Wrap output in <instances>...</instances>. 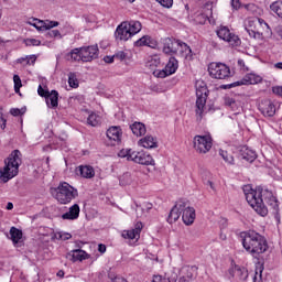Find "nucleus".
Instances as JSON below:
<instances>
[{
    "instance_id": "f257e3e1",
    "label": "nucleus",
    "mask_w": 282,
    "mask_h": 282,
    "mask_svg": "<svg viewBox=\"0 0 282 282\" xmlns=\"http://www.w3.org/2000/svg\"><path fill=\"white\" fill-rule=\"evenodd\" d=\"M242 247L245 250L253 257V259H259L261 254L268 252V240L261 234L249 230L241 234Z\"/></svg>"
},
{
    "instance_id": "f03ea898",
    "label": "nucleus",
    "mask_w": 282,
    "mask_h": 282,
    "mask_svg": "<svg viewBox=\"0 0 282 282\" xmlns=\"http://www.w3.org/2000/svg\"><path fill=\"white\" fill-rule=\"evenodd\" d=\"M243 193L249 206H251L258 215L265 217L268 215V207H265V204L263 203L265 188L261 186L252 188L250 185H246L243 187Z\"/></svg>"
},
{
    "instance_id": "7ed1b4c3",
    "label": "nucleus",
    "mask_w": 282,
    "mask_h": 282,
    "mask_svg": "<svg viewBox=\"0 0 282 282\" xmlns=\"http://www.w3.org/2000/svg\"><path fill=\"white\" fill-rule=\"evenodd\" d=\"M245 30L251 39L263 41L267 36H272V29L267 24L265 20L253 17L245 21Z\"/></svg>"
},
{
    "instance_id": "20e7f679",
    "label": "nucleus",
    "mask_w": 282,
    "mask_h": 282,
    "mask_svg": "<svg viewBox=\"0 0 282 282\" xmlns=\"http://www.w3.org/2000/svg\"><path fill=\"white\" fill-rule=\"evenodd\" d=\"M21 151L14 150L9 158L4 160V166L0 170L2 182L7 183L19 175V166H21Z\"/></svg>"
},
{
    "instance_id": "39448f33",
    "label": "nucleus",
    "mask_w": 282,
    "mask_h": 282,
    "mask_svg": "<svg viewBox=\"0 0 282 282\" xmlns=\"http://www.w3.org/2000/svg\"><path fill=\"white\" fill-rule=\"evenodd\" d=\"M52 195L58 204H72V202L78 197V189L67 182H62L58 184L57 188L52 192Z\"/></svg>"
},
{
    "instance_id": "423d86ee",
    "label": "nucleus",
    "mask_w": 282,
    "mask_h": 282,
    "mask_svg": "<svg viewBox=\"0 0 282 282\" xmlns=\"http://www.w3.org/2000/svg\"><path fill=\"white\" fill-rule=\"evenodd\" d=\"M118 155L119 158H126L128 162H134L135 164H141L143 166H155V160H153V156L144 151L122 149Z\"/></svg>"
},
{
    "instance_id": "0eeeda50",
    "label": "nucleus",
    "mask_w": 282,
    "mask_h": 282,
    "mask_svg": "<svg viewBox=\"0 0 282 282\" xmlns=\"http://www.w3.org/2000/svg\"><path fill=\"white\" fill-rule=\"evenodd\" d=\"M209 76L218 80L230 78V67L224 63L213 62L208 65Z\"/></svg>"
},
{
    "instance_id": "6e6552de",
    "label": "nucleus",
    "mask_w": 282,
    "mask_h": 282,
    "mask_svg": "<svg viewBox=\"0 0 282 282\" xmlns=\"http://www.w3.org/2000/svg\"><path fill=\"white\" fill-rule=\"evenodd\" d=\"M208 99V88L206 85H196V116H204V111H206V100Z\"/></svg>"
},
{
    "instance_id": "1a4fd4ad",
    "label": "nucleus",
    "mask_w": 282,
    "mask_h": 282,
    "mask_svg": "<svg viewBox=\"0 0 282 282\" xmlns=\"http://www.w3.org/2000/svg\"><path fill=\"white\" fill-rule=\"evenodd\" d=\"M216 34L218 39H220L221 41H225L226 43H229V45H231L232 47H237L241 45V40L239 39V36L232 33L230 29H228V26H224V25L219 26L216 30Z\"/></svg>"
},
{
    "instance_id": "9d476101",
    "label": "nucleus",
    "mask_w": 282,
    "mask_h": 282,
    "mask_svg": "<svg viewBox=\"0 0 282 282\" xmlns=\"http://www.w3.org/2000/svg\"><path fill=\"white\" fill-rule=\"evenodd\" d=\"M194 149L196 153L206 154L213 149V137L209 134L195 135L193 140Z\"/></svg>"
},
{
    "instance_id": "9b49d317",
    "label": "nucleus",
    "mask_w": 282,
    "mask_h": 282,
    "mask_svg": "<svg viewBox=\"0 0 282 282\" xmlns=\"http://www.w3.org/2000/svg\"><path fill=\"white\" fill-rule=\"evenodd\" d=\"M178 67H180V62H177V58L170 57L164 69H161V70L156 69L153 72V74L156 78H166V76H173V74L177 72Z\"/></svg>"
},
{
    "instance_id": "f8f14e48",
    "label": "nucleus",
    "mask_w": 282,
    "mask_h": 282,
    "mask_svg": "<svg viewBox=\"0 0 282 282\" xmlns=\"http://www.w3.org/2000/svg\"><path fill=\"white\" fill-rule=\"evenodd\" d=\"M225 105L229 107L231 111L235 113H241L243 111V105H246V96L243 95H236L234 97L227 96L225 97Z\"/></svg>"
},
{
    "instance_id": "ddd939ff",
    "label": "nucleus",
    "mask_w": 282,
    "mask_h": 282,
    "mask_svg": "<svg viewBox=\"0 0 282 282\" xmlns=\"http://www.w3.org/2000/svg\"><path fill=\"white\" fill-rule=\"evenodd\" d=\"M184 208H186V200H178L171 209L167 216L169 224H175L180 217H182V213H184Z\"/></svg>"
},
{
    "instance_id": "4468645a",
    "label": "nucleus",
    "mask_w": 282,
    "mask_h": 282,
    "mask_svg": "<svg viewBox=\"0 0 282 282\" xmlns=\"http://www.w3.org/2000/svg\"><path fill=\"white\" fill-rule=\"evenodd\" d=\"M82 50V63H91L98 58V45L83 46Z\"/></svg>"
},
{
    "instance_id": "2eb2a0df",
    "label": "nucleus",
    "mask_w": 282,
    "mask_h": 282,
    "mask_svg": "<svg viewBox=\"0 0 282 282\" xmlns=\"http://www.w3.org/2000/svg\"><path fill=\"white\" fill-rule=\"evenodd\" d=\"M263 78L261 75L254 74V73H248L243 76L242 79L235 82L234 84H230V87H239L241 85H259Z\"/></svg>"
},
{
    "instance_id": "dca6fc26",
    "label": "nucleus",
    "mask_w": 282,
    "mask_h": 282,
    "mask_svg": "<svg viewBox=\"0 0 282 282\" xmlns=\"http://www.w3.org/2000/svg\"><path fill=\"white\" fill-rule=\"evenodd\" d=\"M228 272L232 281H248V269L243 267L235 264L228 270Z\"/></svg>"
},
{
    "instance_id": "f3484780",
    "label": "nucleus",
    "mask_w": 282,
    "mask_h": 282,
    "mask_svg": "<svg viewBox=\"0 0 282 282\" xmlns=\"http://www.w3.org/2000/svg\"><path fill=\"white\" fill-rule=\"evenodd\" d=\"M210 17H213V3L207 2L202 11L196 12L195 21L196 23L204 25Z\"/></svg>"
},
{
    "instance_id": "a211bd4d",
    "label": "nucleus",
    "mask_w": 282,
    "mask_h": 282,
    "mask_svg": "<svg viewBox=\"0 0 282 282\" xmlns=\"http://www.w3.org/2000/svg\"><path fill=\"white\" fill-rule=\"evenodd\" d=\"M180 46V40L173 37L163 39V52L164 54H177V47Z\"/></svg>"
},
{
    "instance_id": "6ab92c4d",
    "label": "nucleus",
    "mask_w": 282,
    "mask_h": 282,
    "mask_svg": "<svg viewBox=\"0 0 282 282\" xmlns=\"http://www.w3.org/2000/svg\"><path fill=\"white\" fill-rule=\"evenodd\" d=\"M115 37L117 41H129V39L133 37L127 26V22H122L117 26Z\"/></svg>"
},
{
    "instance_id": "aec40b11",
    "label": "nucleus",
    "mask_w": 282,
    "mask_h": 282,
    "mask_svg": "<svg viewBox=\"0 0 282 282\" xmlns=\"http://www.w3.org/2000/svg\"><path fill=\"white\" fill-rule=\"evenodd\" d=\"M195 208L188 206V203L185 202V208L183 209L182 220L185 226H193L195 223Z\"/></svg>"
},
{
    "instance_id": "412c9836",
    "label": "nucleus",
    "mask_w": 282,
    "mask_h": 282,
    "mask_svg": "<svg viewBox=\"0 0 282 282\" xmlns=\"http://www.w3.org/2000/svg\"><path fill=\"white\" fill-rule=\"evenodd\" d=\"M144 228V225H142V221H138L134 225V228L129 230L122 231L123 239H140V234L142 232V229Z\"/></svg>"
},
{
    "instance_id": "4be33fe9",
    "label": "nucleus",
    "mask_w": 282,
    "mask_h": 282,
    "mask_svg": "<svg viewBox=\"0 0 282 282\" xmlns=\"http://www.w3.org/2000/svg\"><path fill=\"white\" fill-rule=\"evenodd\" d=\"M106 135L110 142H115L112 144H118L122 140V129L118 126H112L107 130Z\"/></svg>"
},
{
    "instance_id": "5701e85b",
    "label": "nucleus",
    "mask_w": 282,
    "mask_h": 282,
    "mask_svg": "<svg viewBox=\"0 0 282 282\" xmlns=\"http://www.w3.org/2000/svg\"><path fill=\"white\" fill-rule=\"evenodd\" d=\"M259 110L268 118H272L276 113V106L270 100H264L259 105Z\"/></svg>"
},
{
    "instance_id": "b1692460",
    "label": "nucleus",
    "mask_w": 282,
    "mask_h": 282,
    "mask_svg": "<svg viewBox=\"0 0 282 282\" xmlns=\"http://www.w3.org/2000/svg\"><path fill=\"white\" fill-rule=\"evenodd\" d=\"M264 202L270 206V208L273 209V213H279V200L272 193V191H269L268 188H264Z\"/></svg>"
},
{
    "instance_id": "393cba45",
    "label": "nucleus",
    "mask_w": 282,
    "mask_h": 282,
    "mask_svg": "<svg viewBox=\"0 0 282 282\" xmlns=\"http://www.w3.org/2000/svg\"><path fill=\"white\" fill-rule=\"evenodd\" d=\"M80 217V206L78 204H74L68 208V212L62 215V219L74 221Z\"/></svg>"
},
{
    "instance_id": "a878e982",
    "label": "nucleus",
    "mask_w": 282,
    "mask_h": 282,
    "mask_svg": "<svg viewBox=\"0 0 282 282\" xmlns=\"http://www.w3.org/2000/svg\"><path fill=\"white\" fill-rule=\"evenodd\" d=\"M138 144L143 149H158V138L148 134L140 139Z\"/></svg>"
},
{
    "instance_id": "bb28decb",
    "label": "nucleus",
    "mask_w": 282,
    "mask_h": 282,
    "mask_svg": "<svg viewBox=\"0 0 282 282\" xmlns=\"http://www.w3.org/2000/svg\"><path fill=\"white\" fill-rule=\"evenodd\" d=\"M177 56H181L182 58H192L193 57V51L191 50V46L186 45V43L178 41L177 46V53H174Z\"/></svg>"
},
{
    "instance_id": "cd10ccee",
    "label": "nucleus",
    "mask_w": 282,
    "mask_h": 282,
    "mask_svg": "<svg viewBox=\"0 0 282 282\" xmlns=\"http://www.w3.org/2000/svg\"><path fill=\"white\" fill-rule=\"evenodd\" d=\"M68 257H69L70 261H73L74 263H75V261H85V259H89V254L83 249L72 250L68 253Z\"/></svg>"
},
{
    "instance_id": "c85d7f7f",
    "label": "nucleus",
    "mask_w": 282,
    "mask_h": 282,
    "mask_svg": "<svg viewBox=\"0 0 282 282\" xmlns=\"http://www.w3.org/2000/svg\"><path fill=\"white\" fill-rule=\"evenodd\" d=\"M65 59L69 63H80V61H83L82 48H73L70 52L66 53Z\"/></svg>"
},
{
    "instance_id": "c756f323",
    "label": "nucleus",
    "mask_w": 282,
    "mask_h": 282,
    "mask_svg": "<svg viewBox=\"0 0 282 282\" xmlns=\"http://www.w3.org/2000/svg\"><path fill=\"white\" fill-rule=\"evenodd\" d=\"M240 158L247 162H254L257 160V152L245 145L240 149Z\"/></svg>"
},
{
    "instance_id": "7c9ffc66",
    "label": "nucleus",
    "mask_w": 282,
    "mask_h": 282,
    "mask_svg": "<svg viewBox=\"0 0 282 282\" xmlns=\"http://www.w3.org/2000/svg\"><path fill=\"white\" fill-rule=\"evenodd\" d=\"M78 172L80 176L84 177L85 180H91L96 176V171L91 165H79Z\"/></svg>"
},
{
    "instance_id": "2f4dec72",
    "label": "nucleus",
    "mask_w": 282,
    "mask_h": 282,
    "mask_svg": "<svg viewBox=\"0 0 282 282\" xmlns=\"http://www.w3.org/2000/svg\"><path fill=\"white\" fill-rule=\"evenodd\" d=\"M45 102L48 109H56L58 107V91L52 90L47 97H45Z\"/></svg>"
},
{
    "instance_id": "473e14b6",
    "label": "nucleus",
    "mask_w": 282,
    "mask_h": 282,
    "mask_svg": "<svg viewBox=\"0 0 282 282\" xmlns=\"http://www.w3.org/2000/svg\"><path fill=\"white\" fill-rule=\"evenodd\" d=\"M87 124L89 127H100V124H102V117L97 112H89L87 117Z\"/></svg>"
},
{
    "instance_id": "72a5a7b5",
    "label": "nucleus",
    "mask_w": 282,
    "mask_h": 282,
    "mask_svg": "<svg viewBox=\"0 0 282 282\" xmlns=\"http://www.w3.org/2000/svg\"><path fill=\"white\" fill-rule=\"evenodd\" d=\"M130 129L134 135L138 138L144 135L147 133V126L142 122H134L130 126Z\"/></svg>"
},
{
    "instance_id": "f704fd0d",
    "label": "nucleus",
    "mask_w": 282,
    "mask_h": 282,
    "mask_svg": "<svg viewBox=\"0 0 282 282\" xmlns=\"http://www.w3.org/2000/svg\"><path fill=\"white\" fill-rule=\"evenodd\" d=\"M69 30H72V26H69V24H66V25H64V28H61V31L51 30L48 32V36L51 39H63V36H65V34H67V32H69Z\"/></svg>"
},
{
    "instance_id": "c9c22d12",
    "label": "nucleus",
    "mask_w": 282,
    "mask_h": 282,
    "mask_svg": "<svg viewBox=\"0 0 282 282\" xmlns=\"http://www.w3.org/2000/svg\"><path fill=\"white\" fill-rule=\"evenodd\" d=\"M126 25L132 36H135V34H138L142 31V23H140V21L132 20L130 22H126Z\"/></svg>"
},
{
    "instance_id": "e433bc0d",
    "label": "nucleus",
    "mask_w": 282,
    "mask_h": 282,
    "mask_svg": "<svg viewBox=\"0 0 282 282\" xmlns=\"http://www.w3.org/2000/svg\"><path fill=\"white\" fill-rule=\"evenodd\" d=\"M11 240L13 243H19L23 238V231L17 229V227H11L10 229Z\"/></svg>"
},
{
    "instance_id": "4c0bfd02",
    "label": "nucleus",
    "mask_w": 282,
    "mask_h": 282,
    "mask_svg": "<svg viewBox=\"0 0 282 282\" xmlns=\"http://www.w3.org/2000/svg\"><path fill=\"white\" fill-rule=\"evenodd\" d=\"M68 85L73 89H78L79 87L78 73L70 72L68 74Z\"/></svg>"
},
{
    "instance_id": "58836bf2",
    "label": "nucleus",
    "mask_w": 282,
    "mask_h": 282,
    "mask_svg": "<svg viewBox=\"0 0 282 282\" xmlns=\"http://www.w3.org/2000/svg\"><path fill=\"white\" fill-rule=\"evenodd\" d=\"M52 239H56L57 241H68V239H72V234L57 231L52 236Z\"/></svg>"
},
{
    "instance_id": "ea45409f",
    "label": "nucleus",
    "mask_w": 282,
    "mask_h": 282,
    "mask_svg": "<svg viewBox=\"0 0 282 282\" xmlns=\"http://www.w3.org/2000/svg\"><path fill=\"white\" fill-rule=\"evenodd\" d=\"M219 155L223 158L224 162L226 164H235V156L232 154L228 153V151L220 149Z\"/></svg>"
},
{
    "instance_id": "a19ab883",
    "label": "nucleus",
    "mask_w": 282,
    "mask_h": 282,
    "mask_svg": "<svg viewBox=\"0 0 282 282\" xmlns=\"http://www.w3.org/2000/svg\"><path fill=\"white\" fill-rule=\"evenodd\" d=\"M152 39L151 36L149 35H143L141 39H139L137 42H135V46L137 47H142L144 45H147L148 47H151V43H152Z\"/></svg>"
},
{
    "instance_id": "79ce46f5",
    "label": "nucleus",
    "mask_w": 282,
    "mask_h": 282,
    "mask_svg": "<svg viewBox=\"0 0 282 282\" xmlns=\"http://www.w3.org/2000/svg\"><path fill=\"white\" fill-rule=\"evenodd\" d=\"M30 25H33L39 32H45V20L34 19L33 22H30Z\"/></svg>"
},
{
    "instance_id": "37998d69",
    "label": "nucleus",
    "mask_w": 282,
    "mask_h": 282,
    "mask_svg": "<svg viewBox=\"0 0 282 282\" xmlns=\"http://www.w3.org/2000/svg\"><path fill=\"white\" fill-rule=\"evenodd\" d=\"M270 8L272 12H274L275 14H278V17H280V19H282V1L273 2Z\"/></svg>"
},
{
    "instance_id": "c03bdc74",
    "label": "nucleus",
    "mask_w": 282,
    "mask_h": 282,
    "mask_svg": "<svg viewBox=\"0 0 282 282\" xmlns=\"http://www.w3.org/2000/svg\"><path fill=\"white\" fill-rule=\"evenodd\" d=\"M161 63L158 56H153L148 61L147 66L150 67V69H154L155 67H160Z\"/></svg>"
},
{
    "instance_id": "a18cd8bd",
    "label": "nucleus",
    "mask_w": 282,
    "mask_h": 282,
    "mask_svg": "<svg viewBox=\"0 0 282 282\" xmlns=\"http://www.w3.org/2000/svg\"><path fill=\"white\" fill-rule=\"evenodd\" d=\"M13 83H14L15 94H21V87H23V84L21 82V77L19 75H14L13 76Z\"/></svg>"
},
{
    "instance_id": "49530a36",
    "label": "nucleus",
    "mask_w": 282,
    "mask_h": 282,
    "mask_svg": "<svg viewBox=\"0 0 282 282\" xmlns=\"http://www.w3.org/2000/svg\"><path fill=\"white\" fill-rule=\"evenodd\" d=\"M131 173H124L119 180L121 186H129V184H131Z\"/></svg>"
},
{
    "instance_id": "de8ad7c7",
    "label": "nucleus",
    "mask_w": 282,
    "mask_h": 282,
    "mask_svg": "<svg viewBox=\"0 0 282 282\" xmlns=\"http://www.w3.org/2000/svg\"><path fill=\"white\" fill-rule=\"evenodd\" d=\"M186 272L188 273L187 276L181 278L180 282L191 281V279H193V276H194L193 272H195V268L194 267H187Z\"/></svg>"
},
{
    "instance_id": "09e8293b",
    "label": "nucleus",
    "mask_w": 282,
    "mask_h": 282,
    "mask_svg": "<svg viewBox=\"0 0 282 282\" xmlns=\"http://www.w3.org/2000/svg\"><path fill=\"white\" fill-rule=\"evenodd\" d=\"M58 21L44 20V31L52 30V28H58Z\"/></svg>"
},
{
    "instance_id": "8fccbe9b",
    "label": "nucleus",
    "mask_w": 282,
    "mask_h": 282,
    "mask_svg": "<svg viewBox=\"0 0 282 282\" xmlns=\"http://www.w3.org/2000/svg\"><path fill=\"white\" fill-rule=\"evenodd\" d=\"M25 45L28 47H39V45H41V40H36V39H26L25 40Z\"/></svg>"
},
{
    "instance_id": "3c124183",
    "label": "nucleus",
    "mask_w": 282,
    "mask_h": 282,
    "mask_svg": "<svg viewBox=\"0 0 282 282\" xmlns=\"http://www.w3.org/2000/svg\"><path fill=\"white\" fill-rule=\"evenodd\" d=\"M156 3H160L162 8H173V0H156Z\"/></svg>"
},
{
    "instance_id": "603ef678",
    "label": "nucleus",
    "mask_w": 282,
    "mask_h": 282,
    "mask_svg": "<svg viewBox=\"0 0 282 282\" xmlns=\"http://www.w3.org/2000/svg\"><path fill=\"white\" fill-rule=\"evenodd\" d=\"M50 93H51L50 90L43 88V86H41V85H40L39 88H37V94H39V96H41L42 98H46Z\"/></svg>"
},
{
    "instance_id": "864d4df0",
    "label": "nucleus",
    "mask_w": 282,
    "mask_h": 282,
    "mask_svg": "<svg viewBox=\"0 0 282 282\" xmlns=\"http://www.w3.org/2000/svg\"><path fill=\"white\" fill-rule=\"evenodd\" d=\"M263 270L260 269V271H256L253 275V282H263L262 273Z\"/></svg>"
},
{
    "instance_id": "5fc2aeb1",
    "label": "nucleus",
    "mask_w": 282,
    "mask_h": 282,
    "mask_svg": "<svg viewBox=\"0 0 282 282\" xmlns=\"http://www.w3.org/2000/svg\"><path fill=\"white\" fill-rule=\"evenodd\" d=\"M115 58H117V61H124V58H127V53H124V51H118L115 54Z\"/></svg>"
},
{
    "instance_id": "6e6d98bb",
    "label": "nucleus",
    "mask_w": 282,
    "mask_h": 282,
    "mask_svg": "<svg viewBox=\"0 0 282 282\" xmlns=\"http://www.w3.org/2000/svg\"><path fill=\"white\" fill-rule=\"evenodd\" d=\"M231 8L234 10H239V8H241V0H231Z\"/></svg>"
},
{
    "instance_id": "4d7b16f0",
    "label": "nucleus",
    "mask_w": 282,
    "mask_h": 282,
    "mask_svg": "<svg viewBox=\"0 0 282 282\" xmlns=\"http://www.w3.org/2000/svg\"><path fill=\"white\" fill-rule=\"evenodd\" d=\"M28 65H34L36 63V55H31L25 58Z\"/></svg>"
},
{
    "instance_id": "13d9d810",
    "label": "nucleus",
    "mask_w": 282,
    "mask_h": 282,
    "mask_svg": "<svg viewBox=\"0 0 282 282\" xmlns=\"http://www.w3.org/2000/svg\"><path fill=\"white\" fill-rule=\"evenodd\" d=\"M272 91H273V94H276L278 96H282V86H274Z\"/></svg>"
},
{
    "instance_id": "bf43d9fd",
    "label": "nucleus",
    "mask_w": 282,
    "mask_h": 282,
    "mask_svg": "<svg viewBox=\"0 0 282 282\" xmlns=\"http://www.w3.org/2000/svg\"><path fill=\"white\" fill-rule=\"evenodd\" d=\"M152 282H166V279H164L162 275H154Z\"/></svg>"
},
{
    "instance_id": "052dcab7",
    "label": "nucleus",
    "mask_w": 282,
    "mask_h": 282,
    "mask_svg": "<svg viewBox=\"0 0 282 282\" xmlns=\"http://www.w3.org/2000/svg\"><path fill=\"white\" fill-rule=\"evenodd\" d=\"M98 252H100V254H105L107 252V246L102 243L98 245Z\"/></svg>"
},
{
    "instance_id": "680f3d73",
    "label": "nucleus",
    "mask_w": 282,
    "mask_h": 282,
    "mask_svg": "<svg viewBox=\"0 0 282 282\" xmlns=\"http://www.w3.org/2000/svg\"><path fill=\"white\" fill-rule=\"evenodd\" d=\"M10 113H11V116H21V109H19V108H12L11 110H10Z\"/></svg>"
},
{
    "instance_id": "e2e57ef3",
    "label": "nucleus",
    "mask_w": 282,
    "mask_h": 282,
    "mask_svg": "<svg viewBox=\"0 0 282 282\" xmlns=\"http://www.w3.org/2000/svg\"><path fill=\"white\" fill-rule=\"evenodd\" d=\"M113 58H116L115 55L113 56H105L104 61H105V63L111 64V63H113Z\"/></svg>"
},
{
    "instance_id": "0e129e2a",
    "label": "nucleus",
    "mask_w": 282,
    "mask_h": 282,
    "mask_svg": "<svg viewBox=\"0 0 282 282\" xmlns=\"http://www.w3.org/2000/svg\"><path fill=\"white\" fill-rule=\"evenodd\" d=\"M275 69H282V62L274 64Z\"/></svg>"
},
{
    "instance_id": "69168bd1",
    "label": "nucleus",
    "mask_w": 282,
    "mask_h": 282,
    "mask_svg": "<svg viewBox=\"0 0 282 282\" xmlns=\"http://www.w3.org/2000/svg\"><path fill=\"white\" fill-rule=\"evenodd\" d=\"M1 121H2V124L0 126L1 129H6V122H7L6 118L1 117Z\"/></svg>"
},
{
    "instance_id": "338daca9",
    "label": "nucleus",
    "mask_w": 282,
    "mask_h": 282,
    "mask_svg": "<svg viewBox=\"0 0 282 282\" xmlns=\"http://www.w3.org/2000/svg\"><path fill=\"white\" fill-rule=\"evenodd\" d=\"M14 208V205L12 203H8L7 210H12Z\"/></svg>"
},
{
    "instance_id": "774afa93",
    "label": "nucleus",
    "mask_w": 282,
    "mask_h": 282,
    "mask_svg": "<svg viewBox=\"0 0 282 282\" xmlns=\"http://www.w3.org/2000/svg\"><path fill=\"white\" fill-rule=\"evenodd\" d=\"M57 276H59V278L65 276V272H64V271H62V270H61V271H58V272H57Z\"/></svg>"
}]
</instances>
